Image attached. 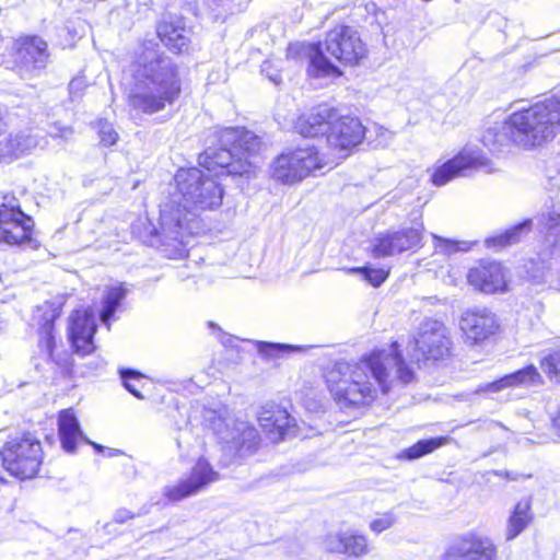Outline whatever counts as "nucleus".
Masks as SVG:
<instances>
[{
    "mask_svg": "<svg viewBox=\"0 0 560 560\" xmlns=\"http://www.w3.org/2000/svg\"><path fill=\"white\" fill-rule=\"evenodd\" d=\"M97 325L89 307H79L71 312L68 325V339L71 349L80 357L92 354L96 350L94 337Z\"/></svg>",
    "mask_w": 560,
    "mask_h": 560,
    "instance_id": "nucleus-16",
    "label": "nucleus"
},
{
    "mask_svg": "<svg viewBox=\"0 0 560 560\" xmlns=\"http://www.w3.org/2000/svg\"><path fill=\"white\" fill-rule=\"evenodd\" d=\"M257 421L265 438L271 444L283 441L294 425V419L287 408L275 401L267 402L260 408Z\"/></svg>",
    "mask_w": 560,
    "mask_h": 560,
    "instance_id": "nucleus-18",
    "label": "nucleus"
},
{
    "mask_svg": "<svg viewBox=\"0 0 560 560\" xmlns=\"http://www.w3.org/2000/svg\"><path fill=\"white\" fill-rule=\"evenodd\" d=\"M532 498L518 500L508 518L506 539L512 540L523 533L533 522L534 513L532 511Z\"/></svg>",
    "mask_w": 560,
    "mask_h": 560,
    "instance_id": "nucleus-25",
    "label": "nucleus"
},
{
    "mask_svg": "<svg viewBox=\"0 0 560 560\" xmlns=\"http://www.w3.org/2000/svg\"><path fill=\"white\" fill-rule=\"evenodd\" d=\"M95 127L102 147L108 148L117 143L119 136L107 119H97Z\"/></svg>",
    "mask_w": 560,
    "mask_h": 560,
    "instance_id": "nucleus-34",
    "label": "nucleus"
},
{
    "mask_svg": "<svg viewBox=\"0 0 560 560\" xmlns=\"http://www.w3.org/2000/svg\"><path fill=\"white\" fill-rule=\"evenodd\" d=\"M500 476L506 478V479H515V477L511 476L510 472L505 471V472H501Z\"/></svg>",
    "mask_w": 560,
    "mask_h": 560,
    "instance_id": "nucleus-40",
    "label": "nucleus"
},
{
    "mask_svg": "<svg viewBox=\"0 0 560 560\" xmlns=\"http://www.w3.org/2000/svg\"><path fill=\"white\" fill-rule=\"evenodd\" d=\"M467 285L483 295L504 294L510 291V271L501 260L477 259L466 271Z\"/></svg>",
    "mask_w": 560,
    "mask_h": 560,
    "instance_id": "nucleus-10",
    "label": "nucleus"
},
{
    "mask_svg": "<svg viewBox=\"0 0 560 560\" xmlns=\"http://www.w3.org/2000/svg\"><path fill=\"white\" fill-rule=\"evenodd\" d=\"M220 475L212 465L205 457H199L188 476L179 479L174 485L164 487L162 495L166 501L177 503L196 495L211 483L218 481Z\"/></svg>",
    "mask_w": 560,
    "mask_h": 560,
    "instance_id": "nucleus-13",
    "label": "nucleus"
},
{
    "mask_svg": "<svg viewBox=\"0 0 560 560\" xmlns=\"http://www.w3.org/2000/svg\"><path fill=\"white\" fill-rule=\"evenodd\" d=\"M129 67L132 88L127 95V103L136 113H160L182 96L183 80L179 67L168 62L153 40L144 39L140 43Z\"/></svg>",
    "mask_w": 560,
    "mask_h": 560,
    "instance_id": "nucleus-4",
    "label": "nucleus"
},
{
    "mask_svg": "<svg viewBox=\"0 0 560 560\" xmlns=\"http://www.w3.org/2000/svg\"><path fill=\"white\" fill-rule=\"evenodd\" d=\"M12 54L23 65L43 67L49 59L48 43L36 34L22 35L14 39Z\"/></svg>",
    "mask_w": 560,
    "mask_h": 560,
    "instance_id": "nucleus-19",
    "label": "nucleus"
},
{
    "mask_svg": "<svg viewBox=\"0 0 560 560\" xmlns=\"http://www.w3.org/2000/svg\"><path fill=\"white\" fill-rule=\"evenodd\" d=\"M458 327L463 342L468 347L483 345L495 338L500 324L487 310H467L459 317Z\"/></svg>",
    "mask_w": 560,
    "mask_h": 560,
    "instance_id": "nucleus-14",
    "label": "nucleus"
},
{
    "mask_svg": "<svg viewBox=\"0 0 560 560\" xmlns=\"http://www.w3.org/2000/svg\"><path fill=\"white\" fill-rule=\"evenodd\" d=\"M34 220L26 214L13 192H0V243L22 245L31 243Z\"/></svg>",
    "mask_w": 560,
    "mask_h": 560,
    "instance_id": "nucleus-8",
    "label": "nucleus"
},
{
    "mask_svg": "<svg viewBox=\"0 0 560 560\" xmlns=\"http://www.w3.org/2000/svg\"><path fill=\"white\" fill-rule=\"evenodd\" d=\"M553 423L557 427L558 430H560V410L559 412L556 415V417L553 418Z\"/></svg>",
    "mask_w": 560,
    "mask_h": 560,
    "instance_id": "nucleus-39",
    "label": "nucleus"
},
{
    "mask_svg": "<svg viewBox=\"0 0 560 560\" xmlns=\"http://www.w3.org/2000/svg\"><path fill=\"white\" fill-rule=\"evenodd\" d=\"M119 375L125 388L130 394L139 399L144 398V395L142 394L143 384L141 381L144 380L145 376L142 373L133 369H122L119 371Z\"/></svg>",
    "mask_w": 560,
    "mask_h": 560,
    "instance_id": "nucleus-33",
    "label": "nucleus"
},
{
    "mask_svg": "<svg viewBox=\"0 0 560 560\" xmlns=\"http://www.w3.org/2000/svg\"><path fill=\"white\" fill-rule=\"evenodd\" d=\"M135 516H136L135 513H131L125 509H121V510L117 511V513L115 515V522L122 524V523L127 522L128 520H132Z\"/></svg>",
    "mask_w": 560,
    "mask_h": 560,
    "instance_id": "nucleus-36",
    "label": "nucleus"
},
{
    "mask_svg": "<svg viewBox=\"0 0 560 560\" xmlns=\"http://www.w3.org/2000/svg\"><path fill=\"white\" fill-rule=\"evenodd\" d=\"M0 443V465L11 478L28 481L39 477L46 453L36 432L24 430L15 435H8Z\"/></svg>",
    "mask_w": 560,
    "mask_h": 560,
    "instance_id": "nucleus-7",
    "label": "nucleus"
},
{
    "mask_svg": "<svg viewBox=\"0 0 560 560\" xmlns=\"http://www.w3.org/2000/svg\"><path fill=\"white\" fill-rule=\"evenodd\" d=\"M538 364L549 382L560 384V336L550 340L549 347L541 352Z\"/></svg>",
    "mask_w": 560,
    "mask_h": 560,
    "instance_id": "nucleus-26",
    "label": "nucleus"
},
{
    "mask_svg": "<svg viewBox=\"0 0 560 560\" xmlns=\"http://www.w3.org/2000/svg\"><path fill=\"white\" fill-rule=\"evenodd\" d=\"M126 293L127 290L121 283L112 285L105 291L102 300L103 308L100 313V318L108 329L110 328V322L114 318L116 311L119 308L124 299L126 298Z\"/></svg>",
    "mask_w": 560,
    "mask_h": 560,
    "instance_id": "nucleus-28",
    "label": "nucleus"
},
{
    "mask_svg": "<svg viewBox=\"0 0 560 560\" xmlns=\"http://www.w3.org/2000/svg\"><path fill=\"white\" fill-rule=\"evenodd\" d=\"M490 167L491 161L486 155L463 148L452 158L431 170L430 183L435 187H441L458 177L466 176L470 171Z\"/></svg>",
    "mask_w": 560,
    "mask_h": 560,
    "instance_id": "nucleus-12",
    "label": "nucleus"
},
{
    "mask_svg": "<svg viewBox=\"0 0 560 560\" xmlns=\"http://www.w3.org/2000/svg\"><path fill=\"white\" fill-rule=\"evenodd\" d=\"M542 383L541 374L534 364H527L514 372L508 373L478 388V393H498L508 388H516Z\"/></svg>",
    "mask_w": 560,
    "mask_h": 560,
    "instance_id": "nucleus-22",
    "label": "nucleus"
},
{
    "mask_svg": "<svg viewBox=\"0 0 560 560\" xmlns=\"http://www.w3.org/2000/svg\"><path fill=\"white\" fill-rule=\"evenodd\" d=\"M73 133V128L71 126H63L59 128L58 137L60 138H68Z\"/></svg>",
    "mask_w": 560,
    "mask_h": 560,
    "instance_id": "nucleus-37",
    "label": "nucleus"
},
{
    "mask_svg": "<svg viewBox=\"0 0 560 560\" xmlns=\"http://www.w3.org/2000/svg\"><path fill=\"white\" fill-rule=\"evenodd\" d=\"M236 434L232 438V443L238 453L254 454L261 446V436L257 429L246 422L235 423Z\"/></svg>",
    "mask_w": 560,
    "mask_h": 560,
    "instance_id": "nucleus-27",
    "label": "nucleus"
},
{
    "mask_svg": "<svg viewBox=\"0 0 560 560\" xmlns=\"http://www.w3.org/2000/svg\"><path fill=\"white\" fill-rule=\"evenodd\" d=\"M365 138V127L358 117L340 115L327 137L328 151L313 143H302L282 150L269 165V176L275 182L293 186L304 179L340 164Z\"/></svg>",
    "mask_w": 560,
    "mask_h": 560,
    "instance_id": "nucleus-3",
    "label": "nucleus"
},
{
    "mask_svg": "<svg viewBox=\"0 0 560 560\" xmlns=\"http://www.w3.org/2000/svg\"><path fill=\"white\" fill-rule=\"evenodd\" d=\"M532 220L527 219L522 223L515 224L512 228L505 230L503 233L493 236L490 243L493 246L506 247L512 244L518 243L522 238V233L525 229H529Z\"/></svg>",
    "mask_w": 560,
    "mask_h": 560,
    "instance_id": "nucleus-31",
    "label": "nucleus"
},
{
    "mask_svg": "<svg viewBox=\"0 0 560 560\" xmlns=\"http://www.w3.org/2000/svg\"><path fill=\"white\" fill-rule=\"evenodd\" d=\"M285 57L292 61L306 58L310 79L334 81L343 77L342 68L360 67L369 57V47L355 27L338 23L325 33L323 40L290 43Z\"/></svg>",
    "mask_w": 560,
    "mask_h": 560,
    "instance_id": "nucleus-5",
    "label": "nucleus"
},
{
    "mask_svg": "<svg viewBox=\"0 0 560 560\" xmlns=\"http://www.w3.org/2000/svg\"><path fill=\"white\" fill-rule=\"evenodd\" d=\"M389 347V353L373 349L355 361H339L325 371L326 388L341 411L366 409L389 394L395 383L405 387L417 380L398 341H392Z\"/></svg>",
    "mask_w": 560,
    "mask_h": 560,
    "instance_id": "nucleus-2",
    "label": "nucleus"
},
{
    "mask_svg": "<svg viewBox=\"0 0 560 560\" xmlns=\"http://www.w3.org/2000/svg\"><path fill=\"white\" fill-rule=\"evenodd\" d=\"M337 108L327 104H317L302 112L293 122V130L303 138L328 137L336 119Z\"/></svg>",
    "mask_w": 560,
    "mask_h": 560,
    "instance_id": "nucleus-17",
    "label": "nucleus"
},
{
    "mask_svg": "<svg viewBox=\"0 0 560 560\" xmlns=\"http://www.w3.org/2000/svg\"><path fill=\"white\" fill-rule=\"evenodd\" d=\"M395 524V517L392 513H384L383 515L373 520L370 524V528L372 532L380 534L388 528H390Z\"/></svg>",
    "mask_w": 560,
    "mask_h": 560,
    "instance_id": "nucleus-35",
    "label": "nucleus"
},
{
    "mask_svg": "<svg viewBox=\"0 0 560 560\" xmlns=\"http://www.w3.org/2000/svg\"><path fill=\"white\" fill-rule=\"evenodd\" d=\"M494 540L477 530L452 535L444 544L439 560H498Z\"/></svg>",
    "mask_w": 560,
    "mask_h": 560,
    "instance_id": "nucleus-9",
    "label": "nucleus"
},
{
    "mask_svg": "<svg viewBox=\"0 0 560 560\" xmlns=\"http://www.w3.org/2000/svg\"><path fill=\"white\" fill-rule=\"evenodd\" d=\"M5 128H7L5 119H4L3 115L0 113V136L3 135Z\"/></svg>",
    "mask_w": 560,
    "mask_h": 560,
    "instance_id": "nucleus-38",
    "label": "nucleus"
},
{
    "mask_svg": "<svg viewBox=\"0 0 560 560\" xmlns=\"http://www.w3.org/2000/svg\"><path fill=\"white\" fill-rule=\"evenodd\" d=\"M155 34L163 46L174 56L188 54L190 39L180 19H163L156 23Z\"/></svg>",
    "mask_w": 560,
    "mask_h": 560,
    "instance_id": "nucleus-20",
    "label": "nucleus"
},
{
    "mask_svg": "<svg viewBox=\"0 0 560 560\" xmlns=\"http://www.w3.org/2000/svg\"><path fill=\"white\" fill-rule=\"evenodd\" d=\"M422 246V229L401 228L377 234L369 248L373 258L392 257L404 252L417 250Z\"/></svg>",
    "mask_w": 560,
    "mask_h": 560,
    "instance_id": "nucleus-15",
    "label": "nucleus"
},
{
    "mask_svg": "<svg viewBox=\"0 0 560 560\" xmlns=\"http://www.w3.org/2000/svg\"><path fill=\"white\" fill-rule=\"evenodd\" d=\"M448 442L447 436H435L427 440H419L402 451L401 457L413 460L428 455Z\"/></svg>",
    "mask_w": 560,
    "mask_h": 560,
    "instance_id": "nucleus-29",
    "label": "nucleus"
},
{
    "mask_svg": "<svg viewBox=\"0 0 560 560\" xmlns=\"http://www.w3.org/2000/svg\"><path fill=\"white\" fill-rule=\"evenodd\" d=\"M92 444H93V446H94L96 450H98V451H101V450H102V446H101V445L95 444V443H92Z\"/></svg>",
    "mask_w": 560,
    "mask_h": 560,
    "instance_id": "nucleus-41",
    "label": "nucleus"
},
{
    "mask_svg": "<svg viewBox=\"0 0 560 560\" xmlns=\"http://www.w3.org/2000/svg\"><path fill=\"white\" fill-rule=\"evenodd\" d=\"M219 140V148H209L199 154V167H180L174 175L175 190L184 201L172 207L178 228L187 222L190 209L208 211L221 207L224 188L217 177H248L255 173L253 160L262 148L258 136L245 128L229 127L220 132Z\"/></svg>",
    "mask_w": 560,
    "mask_h": 560,
    "instance_id": "nucleus-1",
    "label": "nucleus"
},
{
    "mask_svg": "<svg viewBox=\"0 0 560 560\" xmlns=\"http://www.w3.org/2000/svg\"><path fill=\"white\" fill-rule=\"evenodd\" d=\"M350 273H360L363 279L374 288L381 287L389 277L390 268H373L371 266L352 267Z\"/></svg>",
    "mask_w": 560,
    "mask_h": 560,
    "instance_id": "nucleus-32",
    "label": "nucleus"
},
{
    "mask_svg": "<svg viewBox=\"0 0 560 560\" xmlns=\"http://www.w3.org/2000/svg\"><path fill=\"white\" fill-rule=\"evenodd\" d=\"M560 133V96L552 95L509 115L501 124L487 128L482 142L501 149L532 150Z\"/></svg>",
    "mask_w": 560,
    "mask_h": 560,
    "instance_id": "nucleus-6",
    "label": "nucleus"
},
{
    "mask_svg": "<svg viewBox=\"0 0 560 560\" xmlns=\"http://www.w3.org/2000/svg\"><path fill=\"white\" fill-rule=\"evenodd\" d=\"M38 145L35 136L25 132H10L0 140V163L11 164L30 155Z\"/></svg>",
    "mask_w": 560,
    "mask_h": 560,
    "instance_id": "nucleus-23",
    "label": "nucleus"
},
{
    "mask_svg": "<svg viewBox=\"0 0 560 560\" xmlns=\"http://www.w3.org/2000/svg\"><path fill=\"white\" fill-rule=\"evenodd\" d=\"M327 552L359 558L369 553L368 538L357 532H339L327 536L325 540Z\"/></svg>",
    "mask_w": 560,
    "mask_h": 560,
    "instance_id": "nucleus-21",
    "label": "nucleus"
},
{
    "mask_svg": "<svg viewBox=\"0 0 560 560\" xmlns=\"http://www.w3.org/2000/svg\"><path fill=\"white\" fill-rule=\"evenodd\" d=\"M415 349L419 357L412 362L417 368L429 363L436 364L451 358L452 340L447 328L438 320L422 324L415 338Z\"/></svg>",
    "mask_w": 560,
    "mask_h": 560,
    "instance_id": "nucleus-11",
    "label": "nucleus"
},
{
    "mask_svg": "<svg viewBox=\"0 0 560 560\" xmlns=\"http://www.w3.org/2000/svg\"><path fill=\"white\" fill-rule=\"evenodd\" d=\"M57 425L61 447L68 453H73L83 438L74 410L72 408L60 410Z\"/></svg>",
    "mask_w": 560,
    "mask_h": 560,
    "instance_id": "nucleus-24",
    "label": "nucleus"
},
{
    "mask_svg": "<svg viewBox=\"0 0 560 560\" xmlns=\"http://www.w3.org/2000/svg\"><path fill=\"white\" fill-rule=\"evenodd\" d=\"M57 346L55 317H43L38 327V347L46 352L50 359H54Z\"/></svg>",
    "mask_w": 560,
    "mask_h": 560,
    "instance_id": "nucleus-30",
    "label": "nucleus"
}]
</instances>
